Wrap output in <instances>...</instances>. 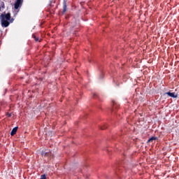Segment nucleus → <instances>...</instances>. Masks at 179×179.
Instances as JSON below:
<instances>
[{
	"instance_id": "3",
	"label": "nucleus",
	"mask_w": 179,
	"mask_h": 179,
	"mask_svg": "<svg viewBox=\"0 0 179 179\" xmlns=\"http://www.w3.org/2000/svg\"><path fill=\"white\" fill-rule=\"evenodd\" d=\"M166 94L170 97H173V99H176V97H177V95H176L174 92H167Z\"/></svg>"
},
{
	"instance_id": "6",
	"label": "nucleus",
	"mask_w": 179,
	"mask_h": 179,
	"mask_svg": "<svg viewBox=\"0 0 179 179\" xmlns=\"http://www.w3.org/2000/svg\"><path fill=\"white\" fill-rule=\"evenodd\" d=\"M153 141H156V138H155V137L150 138L148 140V142H153Z\"/></svg>"
},
{
	"instance_id": "5",
	"label": "nucleus",
	"mask_w": 179,
	"mask_h": 179,
	"mask_svg": "<svg viewBox=\"0 0 179 179\" xmlns=\"http://www.w3.org/2000/svg\"><path fill=\"white\" fill-rule=\"evenodd\" d=\"M64 9H63V12L64 13H65V12H66V3H64Z\"/></svg>"
},
{
	"instance_id": "9",
	"label": "nucleus",
	"mask_w": 179,
	"mask_h": 179,
	"mask_svg": "<svg viewBox=\"0 0 179 179\" xmlns=\"http://www.w3.org/2000/svg\"><path fill=\"white\" fill-rule=\"evenodd\" d=\"M8 117H10V114H8Z\"/></svg>"
},
{
	"instance_id": "7",
	"label": "nucleus",
	"mask_w": 179,
	"mask_h": 179,
	"mask_svg": "<svg viewBox=\"0 0 179 179\" xmlns=\"http://www.w3.org/2000/svg\"><path fill=\"white\" fill-rule=\"evenodd\" d=\"M32 36L34 38L36 41H38V38H36L35 34H33Z\"/></svg>"
},
{
	"instance_id": "10",
	"label": "nucleus",
	"mask_w": 179,
	"mask_h": 179,
	"mask_svg": "<svg viewBox=\"0 0 179 179\" xmlns=\"http://www.w3.org/2000/svg\"><path fill=\"white\" fill-rule=\"evenodd\" d=\"M0 10H1V8H0Z\"/></svg>"
},
{
	"instance_id": "2",
	"label": "nucleus",
	"mask_w": 179,
	"mask_h": 179,
	"mask_svg": "<svg viewBox=\"0 0 179 179\" xmlns=\"http://www.w3.org/2000/svg\"><path fill=\"white\" fill-rule=\"evenodd\" d=\"M23 3V0H17L15 3L14 4L15 9H19L22 6Z\"/></svg>"
},
{
	"instance_id": "8",
	"label": "nucleus",
	"mask_w": 179,
	"mask_h": 179,
	"mask_svg": "<svg viewBox=\"0 0 179 179\" xmlns=\"http://www.w3.org/2000/svg\"><path fill=\"white\" fill-rule=\"evenodd\" d=\"M43 156H48V152H43Z\"/></svg>"
},
{
	"instance_id": "4",
	"label": "nucleus",
	"mask_w": 179,
	"mask_h": 179,
	"mask_svg": "<svg viewBox=\"0 0 179 179\" xmlns=\"http://www.w3.org/2000/svg\"><path fill=\"white\" fill-rule=\"evenodd\" d=\"M16 132H17V127H15L13 129V130L10 132L11 136H13V135H15Z\"/></svg>"
},
{
	"instance_id": "1",
	"label": "nucleus",
	"mask_w": 179,
	"mask_h": 179,
	"mask_svg": "<svg viewBox=\"0 0 179 179\" xmlns=\"http://www.w3.org/2000/svg\"><path fill=\"white\" fill-rule=\"evenodd\" d=\"M2 27H8L10 23H13V18L10 19V13L1 14L0 16Z\"/></svg>"
}]
</instances>
